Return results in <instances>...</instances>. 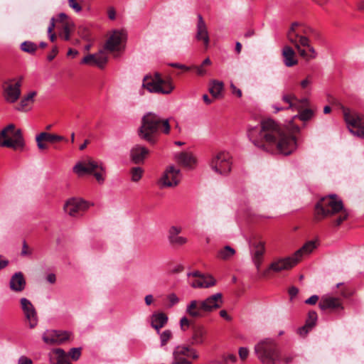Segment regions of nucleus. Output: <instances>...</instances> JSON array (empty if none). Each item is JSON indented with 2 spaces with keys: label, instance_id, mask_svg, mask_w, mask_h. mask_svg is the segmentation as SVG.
Listing matches in <instances>:
<instances>
[{
  "label": "nucleus",
  "instance_id": "obj_1",
  "mask_svg": "<svg viewBox=\"0 0 364 364\" xmlns=\"http://www.w3.org/2000/svg\"><path fill=\"white\" fill-rule=\"evenodd\" d=\"M282 100L289 105L287 109H295L298 114L293 117L288 127H282L272 119L261 122L256 126H250L247 131L249 140L257 147L272 154L289 155L296 149V141L293 134L300 128L294 122L299 119L304 122L310 120L314 112L306 97L299 99L293 93H285Z\"/></svg>",
  "mask_w": 364,
  "mask_h": 364
},
{
  "label": "nucleus",
  "instance_id": "obj_2",
  "mask_svg": "<svg viewBox=\"0 0 364 364\" xmlns=\"http://www.w3.org/2000/svg\"><path fill=\"white\" fill-rule=\"evenodd\" d=\"M311 36L316 39L321 37L318 31L297 21L291 23L286 35L288 41L294 47L299 55L307 61L317 56V53L311 43Z\"/></svg>",
  "mask_w": 364,
  "mask_h": 364
},
{
  "label": "nucleus",
  "instance_id": "obj_3",
  "mask_svg": "<svg viewBox=\"0 0 364 364\" xmlns=\"http://www.w3.org/2000/svg\"><path fill=\"white\" fill-rule=\"evenodd\" d=\"M338 214L333 221L336 226H339L348 217V213L343 204L336 195H330L321 198L316 204L314 209V220L321 221L325 218Z\"/></svg>",
  "mask_w": 364,
  "mask_h": 364
},
{
  "label": "nucleus",
  "instance_id": "obj_4",
  "mask_svg": "<svg viewBox=\"0 0 364 364\" xmlns=\"http://www.w3.org/2000/svg\"><path fill=\"white\" fill-rule=\"evenodd\" d=\"M171 127L167 119H163L154 113L145 114L139 128V136L151 144L156 141V134L161 132L165 134L170 132Z\"/></svg>",
  "mask_w": 364,
  "mask_h": 364
},
{
  "label": "nucleus",
  "instance_id": "obj_5",
  "mask_svg": "<svg viewBox=\"0 0 364 364\" xmlns=\"http://www.w3.org/2000/svg\"><path fill=\"white\" fill-rule=\"evenodd\" d=\"M316 247V245L314 241H309L291 257H280L273 260L268 268L261 272V277L267 278L271 276L272 272L278 273L291 269L301 259L304 255L311 253Z\"/></svg>",
  "mask_w": 364,
  "mask_h": 364
},
{
  "label": "nucleus",
  "instance_id": "obj_6",
  "mask_svg": "<svg viewBox=\"0 0 364 364\" xmlns=\"http://www.w3.org/2000/svg\"><path fill=\"white\" fill-rule=\"evenodd\" d=\"M223 302V294L217 293L204 300L191 301L187 305L186 312L193 318H202L214 310L219 309Z\"/></svg>",
  "mask_w": 364,
  "mask_h": 364
},
{
  "label": "nucleus",
  "instance_id": "obj_7",
  "mask_svg": "<svg viewBox=\"0 0 364 364\" xmlns=\"http://www.w3.org/2000/svg\"><path fill=\"white\" fill-rule=\"evenodd\" d=\"M255 352L262 364H278L282 358L278 343L272 338L261 340L255 346Z\"/></svg>",
  "mask_w": 364,
  "mask_h": 364
},
{
  "label": "nucleus",
  "instance_id": "obj_8",
  "mask_svg": "<svg viewBox=\"0 0 364 364\" xmlns=\"http://www.w3.org/2000/svg\"><path fill=\"white\" fill-rule=\"evenodd\" d=\"M3 141L1 146L11 148L13 149H23L25 146V141L21 129H17L14 124H9L1 131Z\"/></svg>",
  "mask_w": 364,
  "mask_h": 364
},
{
  "label": "nucleus",
  "instance_id": "obj_9",
  "mask_svg": "<svg viewBox=\"0 0 364 364\" xmlns=\"http://www.w3.org/2000/svg\"><path fill=\"white\" fill-rule=\"evenodd\" d=\"M142 87L150 92L169 94L174 87L171 83V78L164 80L159 73L154 75H146L144 77Z\"/></svg>",
  "mask_w": 364,
  "mask_h": 364
},
{
  "label": "nucleus",
  "instance_id": "obj_10",
  "mask_svg": "<svg viewBox=\"0 0 364 364\" xmlns=\"http://www.w3.org/2000/svg\"><path fill=\"white\" fill-rule=\"evenodd\" d=\"M73 171L80 176L84 173L93 174L97 181L100 184H102L105 181L103 173L105 172V167L102 162L99 163L91 158L78 162L73 167Z\"/></svg>",
  "mask_w": 364,
  "mask_h": 364
},
{
  "label": "nucleus",
  "instance_id": "obj_11",
  "mask_svg": "<svg viewBox=\"0 0 364 364\" xmlns=\"http://www.w3.org/2000/svg\"><path fill=\"white\" fill-rule=\"evenodd\" d=\"M343 117L351 133L364 138V115L343 107Z\"/></svg>",
  "mask_w": 364,
  "mask_h": 364
},
{
  "label": "nucleus",
  "instance_id": "obj_12",
  "mask_svg": "<svg viewBox=\"0 0 364 364\" xmlns=\"http://www.w3.org/2000/svg\"><path fill=\"white\" fill-rule=\"evenodd\" d=\"M23 77L12 78L3 83V95L9 103L16 102L21 97Z\"/></svg>",
  "mask_w": 364,
  "mask_h": 364
},
{
  "label": "nucleus",
  "instance_id": "obj_13",
  "mask_svg": "<svg viewBox=\"0 0 364 364\" xmlns=\"http://www.w3.org/2000/svg\"><path fill=\"white\" fill-rule=\"evenodd\" d=\"M231 157L228 152L220 151L212 159L211 168L220 174H227L231 170Z\"/></svg>",
  "mask_w": 364,
  "mask_h": 364
},
{
  "label": "nucleus",
  "instance_id": "obj_14",
  "mask_svg": "<svg viewBox=\"0 0 364 364\" xmlns=\"http://www.w3.org/2000/svg\"><path fill=\"white\" fill-rule=\"evenodd\" d=\"M126 40V35L122 31H114L107 39L105 49L109 53H113L114 57H118V52L122 51L124 48L123 45Z\"/></svg>",
  "mask_w": 364,
  "mask_h": 364
},
{
  "label": "nucleus",
  "instance_id": "obj_15",
  "mask_svg": "<svg viewBox=\"0 0 364 364\" xmlns=\"http://www.w3.org/2000/svg\"><path fill=\"white\" fill-rule=\"evenodd\" d=\"M89 206L86 200L80 198H72L65 202L63 209L69 215L77 217L85 213Z\"/></svg>",
  "mask_w": 364,
  "mask_h": 364
},
{
  "label": "nucleus",
  "instance_id": "obj_16",
  "mask_svg": "<svg viewBox=\"0 0 364 364\" xmlns=\"http://www.w3.org/2000/svg\"><path fill=\"white\" fill-rule=\"evenodd\" d=\"M21 308L23 312L25 322L31 329L36 328L38 323V318L36 308L33 304L26 298L20 299Z\"/></svg>",
  "mask_w": 364,
  "mask_h": 364
},
{
  "label": "nucleus",
  "instance_id": "obj_17",
  "mask_svg": "<svg viewBox=\"0 0 364 364\" xmlns=\"http://www.w3.org/2000/svg\"><path fill=\"white\" fill-rule=\"evenodd\" d=\"M68 139L63 136L56 134L42 132L36 136V142L39 150L43 151L48 148L47 143L54 144L60 141H67Z\"/></svg>",
  "mask_w": 364,
  "mask_h": 364
},
{
  "label": "nucleus",
  "instance_id": "obj_18",
  "mask_svg": "<svg viewBox=\"0 0 364 364\" xmlns=\"http://www.w3.org/2000/svg\"><path fill=\"white\" fill-rule=\"evenodd\" d=\"M70 333L66 331L50 330L43 335V341L48 344L60 345L69 340Z\"/></svg>",
  "mask_w": 364,
  "mask_h": 364
},
{
  "label": "nucleus",
  "instance_id": "obj_19",
  "mask_svg": "<svg viewBox=\"0 0 364 364\" xmlns=\"http://www.w3.org/2000/svg\"><path fill=\"white\" fill-rule=\"evenodd\" d=\"M180 173L179 169L173 166L168 167L159 179V186L161 188L176 186L180 182Z\"/></svg>",
  "mask_w": 364,
  "mask_h": 364
},
{
  "label": "nucleus",
  "instance_id": "obj_20",
  "mask_svg": "<svg viewBox=\"0 0 364 364\" xmlns=\"http://www.w3.org/2000/svg\"><path fill=\"white\" fill-rule=\"evenodd\" d=\"M188 277L193 279L190 281V284L193 288H208L215 284V279L210 275L205 276L196 271L188 274Z\"/></svg>",
  "mask_w": 364,
  "mask_h": 364
},
{
  "label": "nucleus",
  "instance_id": "obj_21",
  "mask_svg": "<svg viewBox=\"0 0 364 364\" xmlns=\"http://www.w3.org/2000/svg\"><path fill=\"white\" fill-rule=\"evenodd\" d=\"M196 38L198 41H202L205 49L209 46L210 38L208 31L207 25L201 15H198V22L196 25Z\"/></svg>",
  "mask_w": 364,
  "mask_h": 364
},
{
  "label": "nucleus",
  "instance_id": "obj_22",
  "mask_svg": "<svg viewBox=\"0 0 364 364\" xmlns=\"http://www.w3.org/2000/svg\"><path fill=\"white\" fill-rule=\"evenodd\" d=\"M212 64V62L209 58H205L200 65H192V66H186L185 65L179 64V63H171L169 65L181 69L184 71H189L191 70H193L196 71V74L198 76H204L207 73L206 67Z\"/></svg>",
  "mask_w": 364,
  "mask_h": 364
},
{
  "label": "nucleus",
  "instance_id": "obj_23",
  "mask_svg": "<svg viewBox=\"0 0 364 364\" xmlns=\"http://www.w3.org/2000/svg\"><path fill=\"white\" fill-rule=\"evenodd\" d=\"M108 57L101 51L97 54H89L85 56L82 60V63L96 65L100 68H103L107 63Z\"/></svg>",
  "mask_w": 364,
  "mask_h": 364
},
{
  "label": "nucleus",
  "instance_id": "obj_24",
  "mask_svg": "<svg viewBox=\"0 0 364 364\" xmlns=\"http://www.w3.org/2000/svg\"><path fill=\"white\" fill-rule=\"evenodd\" d=\"M58 23H61V33L60 36H62L65 41L70 38V33L73 31L74 24L73 22L68 19V16L64 13H60L57 17Z\"/></svg>",
  "mask_w": 364,
  "mask_h": 364
},
{
  "label": "nucleus",
  "instance_id": "obj_25",
  "mask_svg": "<svg viewBox=\"0 0 364 364\" xmlns=\"http://www.w3.org/2000/svg\"><path fill=\"white\" fill-rule=\"evenodd\" d=\"M149 153L147 148L140 144H136L130 151V156L134 164H139L144 162Z\"/></svg>",
  "mask_w": 364,
  "mask_h": 364
},
{
  "label": "nucleus",
  "instance_id": "obj_26",
  "mask_svg": "<svg viewBox=\"0 0 364 364\" xmlns=\"http://www.w3.org/2000/svg\"><path fill=\"white\" fill-rule=\"evenodd\" d=\"M282 55L284 58V63L287 67H293L299 63L296 51L289 45L283 47Z\"/></svg>",
  "mask_w": 364,
  "mask_h": 364
},
{
  "label": "nucleus",
  "instance_id": "obj_27",
  "mask_svg": "<svg viewBox=\"0 0 364 364\" xmlns=\"http://www.w3.org/2000/svg\"><path fill=\"white\" fill-rule=\"evenodd\" d=\"M182 228L179 226H171L168 232V240L172 245H183L186 243L187 239L178 236L181 232Z\"/></svg>",
  "mask_w": 364,
  "mask_h": 364
},
{
  "label": "nucleus",
  "instance_id": "obj_28",
  "mask_svg": "<svg viewBox=\"0 0 364 364\" xmlns=\"http://www.w3.org/2000/svg\"><path fill=\"white\" fill-rule=\"evenodd\" d=\"M50 364H72L68 360V355L61 348H55L49 354Z\"/></svg>",
  "mask_w": 364,
  "mask_h": 364
},
{
  "label": "nucleus",
  "instance_id": "obj_29",
  "mask_svg": "<svg viewBox=\"0 0 364 364\" xmlns=\"http://www.w3.org/2000/svg\"><path fill=\"white\" fill-rule=\"evenodd\" d=\"M37 92L36 91H31L27 95H24L18 104L16 109L23 112L31 110Z\"/></svg>",
  "mask_w": 364,
  "mask_h": 364
},
{
  "label": "nucleus",
  "instance_id": "obj_30",
  "mask_svg": "<svg viewBox=\"0 0 364 364\" xmlns=\"http://www.w3.org/2000/svg\"><path fill=\"white\" fill-rule=\"evenodd\" d=\"M207 331L205 328L200 325H194L192 326V345H201L204 343Z\"/></svg>",
  "mask_w": 364,
  "mask_h": 364
},
{
  "label": "nucleus",
  "instance_id": "obj_31",
  "mask_svg": "<svg viewBox=\"0 0 364 364\" xmlns=\"http://www.w3.org/2000/svg\"><path fill=\"white\" fill-rule=\"evenodd\" d=\"M9 286L14 291H22L26 287V280L23 273L21 272H16L11 278Z\"/></svg>",
  "mask_w": 364,
  "mask_h": 364
},
{
  "label": "nucleus",
  "instance_id": "obj_32",
  "mask_svg": "<svg viewBox=\"0 0 364 364\" xmlns=\"http://www.w3.org/2000/svg\"><path fill=\"white\" fill-rule=\"evenodd\" d=\"M317 321V314L314 311L309 312L308 318L306 321V323L304 326L301 327L298 330V333L301 336H306L307 333L312 329L316 325Z\"/></svg>",
  "mask_w": 364,
  "mask_h": 364
},
{
  "label": "nucleus",
  "instance_id": "obj_33",
  "mask_svg": "<svg viewBox=\"0 0 364 364\" xmlns=\"http://www.w3.org/2000/svg\"><path fill=\"white\" fill-rule=\"evenodd\" d=\"M168 321V316L163 312L154 313L151 317V325L158 332Z\"/></svg>",
  "mask_w": 364,
  "mask_h": 364
},
{
  "label": "nucleus",
  "instance_id": "obj_34",
  "mask_svg": "<svg viewBox=\"0 0 364 364\" xmlns=\"http://www.w3.org/2000/svg\"><path fill=\"white\" fill-rule=\"evenodd\" d=\"M319 306L322 310L327 309L333 310L338 308L343 309L340 299L335 297H323L319 303Z\"/></svg>",
  "mask_w": 364,
  "mask_h": 364
},
{
  "label": "nucleus",
  "instance_id": "obj_35",
  "mask_svg": "<svg viewBox=\"0 0 364 364\" xmlns=\"http://www.w3.org/2000/svg\"><path fill=\"white\" fill-rule=\"evenodd\" d=\"M188 350L183 347H176L173 352V361L172 364H192L184 357Z\"/></svg>",
  "mask_w": 364,
  "mask_h": 364
},
{
  "label": "nucleus",
  "instance_id": "obj_36",
  "mask_svg": "<svg viewBox=\"0 0 364 364\" xmlns=\"http://www.w3.org/2000/svg\"><path fill=\"white\" fill-rule=\"evenodd\" d=\"M177 159L180 164L189 168H192L196 161L193 156L188 152L180 153Z\"/></svg>",
  "mask_w": 364,
  "mask_h": 364
},
{
  "label": "nucleus",
  "instance_id": "obj_37",
  "mask_svg": "<svg viewBox=\"0 0 364 364\" xmlns=\"http://www.w3.org/2000/svg\"><path fill=\"white\" fill-rule=\"evenodd\" d=\"M253 247L252 257H264L266 249L265 242L259 239H255L252 242Z\"/></svg>",
  "mask_w": 364,
  "mask_h": 364
},
{
  "label": "nucleus",
  "instance_id": "obj_38",
  "mask_svg": "<svg viewBox=\"0 0 364 364\" xmlns=\"http://www.w3.org/2000/svg\"><path fill=\"white\" fill-rule=\"evenodd\" d=\"M224 89V83L222 81L218 80H212L210 82L209 92L211 95L217 98L219 97L220 92Z\"/></svg>",
  "mask_w": 364,
  "mask_h": 364
},
{
  "label": "nucleus",
  "instance_id": "obj_39",
  "mask_svg": "<svg viewBox=\"0 0 364 364\" xmlns=\"http://www.w3.org/2000/svg\"><path fill=\"white\" fill-rule=\"evenodd\" d=\"M235 250L230 246L226 245L218 251L217 257L223 259L228 260L234 256Z\"/></svg>",
  "mask_w": 364,
  "mask_h": 364
},
{
  "label": "nucleus",
  "instance_id": "obj_40",
  "mask_svg": "<svg viewBox=\"0 0 364 364\" xmlns=\"http://www.w3.org/2000/svg\"><path fill=\"white\" fill-rule=\"evenodd\" d=\"M21 48L24 52L33 53L37 49V46L33 42L24 41L21 43Z\"/></svg>",
  "mask_w": 364,
  "mask_h": 364
},
{
  "label": "nucleus",
  "instance_id": "obj_41",
  "mask_svg": "<svg viewBox=\"0 0 364 364\" xmlns=\"http://www.w3.org/2000/svg\"><path fill=\"white\" fill-rule=\"evenodd\" d=\"M142 169L139 167H134L131 170L132 180L137 182L140 180L142 176Z\"/></svg>",
  "mask_w": 364,
  "mask_h": 364
},
{
  "label": "nucleus",
  "instance_id": "obj_42",
  "mask_svg": "<svg viewBox=\"0 0 364 364\" xmlns=\"http://www.w3.org/2000/svg\"><path fill=\"white\" fill-rule=\"evenodd\" d=\"M68 358H70L73 360H77L81 355L80 348H73L68 352Z\"/></svg>",
  "mask_w": 364,
  "mask_h": 364
},
{
  "label": "nucleus",
  "instance_id": "obj_43",
  "mask_svg": "<svg viewBox=\"0 0 364 364\" xmlns=\"http://www.w3.org/2000/svg\"><path fill=\"white\" fill-rule=\"evenodd\" d=\"M172 337V333L170 330H166L161 334V343L164 346Z\"/></svg>",
  "mask_w": 364,
  "mask_h": 364
},
{
  "label": "nucleus",
  "instance_id": "obj_44",
  "mask_svg": "<svg viewBox=\"0 0 364 364\" xmlns=\"http://www.w3.org/2000/svg\"><path fill=\"white\" fill-rule=\"evenodd\" d=\"M178 347H183L188 350L187 351V353L184 355V357L185 356L190 357V358H192L193 359H197L198 358V355L197 354L196 351L193 348H191L190 346H178Z\"/></svg>",
  "mask_w": 364,
  "mask_h": 364
},
{
  "label": "nucleus",
  "instance_id": "obj_45",
  "mask_svg": "<svg viewBox=\"0 0 364 364\" xmlns=\"http://www.w3.org/2000/svg\"><path fill=\"white\" fill-rule=\"evenodd\" d=\"M32 255V250L29 247L26 241H23L22 250L21 252V255L22 257H29Z\"/></svg>",
  "mask_w": 364,
  "mask_h": 364
},
{
  "label": "nucleus",
  "instance_id": "obj_46",
  "mask_svg": "<svg viewBox=\"0 0 364 364\" xmlns=\"http://www.w3.org/2000/svg\"><path fill=\"white\" fill-rule=\"evenodd\" d=\"M191 321L186 317L183 316L180 320V326L182 331H186L191 326Z\"/></svg>",
  "mask_w": 364,
  "mask_h": 364
},
{
  "label": "nucleus",
  "instance_id": "obj_47",
  "mask_svg": "<svg viewBox=\"0 0 364 364\" xmlns=\"http://www.w3.org/2000/svg\"><path fill=\"white\" fill-rule=\"evenodd\" d=\"M264 257H252V262L258 272L261 274L262 271H260L261 265L263 262Z\"/></svg>",
  "mask_w": 364,
  "mask_h": 364
},
{
  "label": "nucleus",
  "instance_id": "obj_48",
  "mask_svg": "<svg viewBox=\"0 0 364 364\" xmlns=\"http://www.w3.org/2000/svg\"><path fill=\"white\" fill-rule=\"evenodd\" d=\"M68 5L76 12H80L82 10V7L77 2V0H68Z\"/></svg>",
  "mask_w": 364,
  "mask_h": 364
},
{
  "label": "nucleus",
  "instance_id": "obj_49",
  "mask_svg": "<svg viewBox=\"0 0 364 364\" xmlns=\"http://www.w3.org/2000/svg\"><path fill=\"white\" fill-rule=\"evenodd\" d=\"M236 360H237V357L235 355L229 354L228 355H224L223 361L220 362L219 363L220 364H228V363L229 361H230L232 363H235V362H236Z\"/></svg>",
  "mask_w": 364,
  "mask_h": 364
},
{
  "label": "nucleus",
  "instance_id": "obj_50",
  "mask_svg": "<svg viewBox=\"0 0 364 364\" xmlns=\"http://www.w3.org/2000/svg\"><path fill=\"white\" fill-rule=\"evenodd\" d=\"M168 300L169 301L168 307L171 308L173 305L176 304L179 301L178 297L175 294H171L168 296Z\"/></svg>",
  "mask_w": 364,
  "mask_h": 364
},
{
  "label": "nucleus",
  "instance_id": "obj_51",
  "mask_svg": "<svg viewBox=\"0 0 364 364\" xmlns=\"http://www.w3.org/2000/svg\"><path fill=\"white\" fill-rule=\"evenodd\" d=\"M312 83V77L308 75L306 79L300 82V85L302 89H306Z\"/></svg>",
  "mask_w": 364,
  "mask_h": 364
},
{
  "label": "nucleus",
  "instance_id": "obj_52",
  "mask_svg": "<svg viewBox=\"0 0 364 364\" xmlns=\"http://www.w3.org/2000/svg\"><path fill=\"white\" fill-rule=\"evenodd\" d=\"M249 355V350L247 348L241 347L239 349V355L241 360H245Z\"/></svg>",
  "mask_w": 364,
  "mask_h": 364
},
{
  "label": "nucleus",
  "instance_id": "obj_53",
  "mask_svg": "<svg viewBox=\"0 0 364 364\" xmlns=\"http://www.w3.org/2000/svg\"><path fill=\"white\" fill-rule=\"evenodd\" d=\"M294 358V355L291 353L289 354H284L283 356H282L281 360L285 363V364H289L291 363Z\"/></svg>",
  "mask_w": 364,
  "mask_h": 364
},
{
  "label": "nucleus",
  "instance_id": "obj_54",
  "mask_svg": "<svg viewBox=\"0 0 364 364\" xmlns=\"http://www.w3.org/2000/svg\"><path fill=\"white\" fill-rule=\"evenodd\" d=\"M46 279L50 284H54L57 281L56 275L54 273H50L46 276Z\"/></svg>",
  "mask_w": 364,
  "mask_h": 364
},
{
  "label": "nucleus",
  "instance_id": "obj_55",
  "mask_svg": "<svg viewBox=\"0 0 364 364\" xmlns=\"http://www.w3.org/2000/svg\"><path fill=\"white\" fill-rule=\"evenodd\" d=\"M107 15L110 20H114L116 18V11L114 7L110 6L108 8Z\"/></svg>",
  "mask_w": 364,
  "mask_h": 364
},
{
  "label": "nucleus",
  "instance_id": "obj_56",
  "mask_svg": "<svg viewBox=\"0 0 364 364\" xmlns=\"http://www.w3.org/2000/svg\"><path fill=\"white\" fill-rule=\"evenodd\" d=\"M155 299L154 296L151 294H148L144 297V302L146 306H150L154 302Z\"/></svg>",
  "mask_w": 364,
  "mask_h": 364
},
{
  "label": "nucleus",
  "instance_id": "obj_57",
  "mask_svg": "<svg viewBox=\"0 0 364 364\" xmlns=\"http://www.w3.org/2000/svg\"><path fill=\"white\" fill-rule=\"evenodd\" d=\"M318 300V296L316 295H313L306 300L305 303L310 305L315 304Z\"/></svg>",
  "mask_w": 364,
  "mask_h": 364
},
{
  "label": "nucleus",
  "instance_id": "obj_58",
  "mask_svg": "<svg viewBox=\"0 0 364 364\" xmlns=\"http://www.w3.org/2000/svg\"><path fill=\"white\" fill-rule=\"evenodd\" d=\"M58 48L55 46L54 47L53 49H52V51L50 52V54L48 55V60L49 61H51L54 59V58L56 56V55L58 54Z\"/></svg>",
  "mask_w": 364,
  "mask_h": 364
},
{
  "label": "nucleus",
  "instance_id": "obj_59",
  "mask_svg": "<svg viewBox=\"0 0 364 364\" xmlns=\"http://www.w3.org/2000/svg\"><path fill=\"white\" fill-rule=\"evenodd\" d=\"M230 89L234 95H236L239 97H242L241 90L236 87V86L234 84L230 85Z\"/></svg>",
  "mask_w": 364,
  "mask_h": 364
},
{
  "label": "nucleus",
  "instance_id": "obj_60",
  "mask_svg": "<svg viewBox=\"0 0 364 364\" xmlns=\"http://www.w3.org/2000/svg\"><path fill=\"white\" fill-rule=\"evenodd\" d=\"M33 361L31 359L26 357V356H21L18 359V364H32Z\"/></svg>",
  "mask_w": 364,
  "mask_h": 364
},
{
  "label": "nucleus",
  "instance_id": "obj_61",
  "mask_svg": "<svg viewBox=\"0 0 364 364\" xmlns=\"http://www.w3.org/2000/svg\"><path fill=\"white\" fill-rule=\"evenodd\" d=\"M55 22H58L57 21V18L55 19V18H51V21H50V25L49 26V27L48 28V33H53V31L55 28Z\"/></svg>",
  "mask_w": 364,
  "mask_h": 364
},
{
  "label": "nucleus",
  "instance_id": "obj_62",
  "mask_svg": "<svg viewBox=\"0 0 364 364\" xmlns=\"http://www.w3.org/2000/svg\"><path fill=\"white\" fill-rule=\"evenodd\" d=\"M298 292H299V289L295 287H291L289 289V294L291 298L295 296L298 294Z\"/></svg>",
  "mask_w": 364,
  "mask_h": 364
},
{
  "label": "nucleus",
  "instance_id": "obj_63",
  "mask_svg": "<svg viewBox=\"0 0 364 364\" xmlns=\"http://www.w3.org/2000/svg\"><path fill=\"white\" fill-rule=\"evenodd\" d=\"M220 315L221 317L224 318L227 321L231 320V317L228 314L225 310H222L220 311Z\"/></svg>",
  "mask_w": 364,
  "mask_h": 364
},
{
  "label": "nucleus",
  "instance_id": "obj_64",
  "mask_svg": "<svg viewBox=\"0 0 364 364\" xmlns=\"http://www.w3.org/2000/svg\"><path fill=\"white\" fill-rule=\"evenodd\" d=\"M242 44L240 42L235 43V51L237 54H240L242 50Z\"/></svg>",
  "mask_w": 364,
  "mask_h": 364
}]
</instances>
